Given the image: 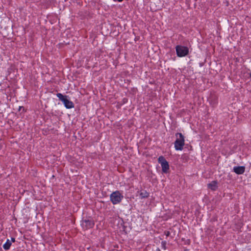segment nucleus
Here are the masks:
<instances>
[{"instance_id":"6e6552de","label":"nucleus","mask_w":251,"mask_h":251,"mask_svg":"<svg viewBox=\"0 0 251 251\" xmlns=\"http://www.w3.org/2000/svg\"><path fill=\"white\" fill-rule=\"evenodd\" d=\"M207 187L212 190H215L217 188V182L216 181H213L211 183L208 184Z\"/></svg>"},{"instance_id":"7ed1b4c3","label":"nucleus","mask_w":251,"mask_h":251,"mask_svg":"<svg viewBox=\"0 0 251 251\" xmlns=\"http://www.w3.org/2000/svg\"><path fill=\"white\" fill-rule=\"evenodd\" d=\"M110 201L113 204H116L121 201L122 199L123 198V196L120 193L119 191H116L115 192H113L110 195Z\"/></svg>"},{"instance_id":"9b49d317","label":"nucleus","mask_w":251,"mask_h":251,"mask_svg":"<svg viewBox=\"0 0 251 251\" xmlns=\"http://www.w3.org/2000/svg\"><path fill=\"white\" fill-rule=\"evenodd\" d=\"M164 234L167 236L168 237L170 235V232L169 231H165L164 232Z\"/></svg>"},{"instance_id":"ddd939ff","label":"nucleus","mask_w":251,"mask_h":251,"mask_svg":"<svg viewBox=\"0 0 251 251\" xmlns=\"http://www.w3.org/2000/svg\"><path fill=\"white\" fill-rule=\"evenodd\" d=\"M155 251H161L159 249H157V250H156Z\"/></svg>"},{"instance_id":"f03ea898","label":"nucleus","mask_w":251,"mask_h":251,"mask_svg":"<svg viewBox=\"0 0 251 251\" xmlns=\"http://www.w3.org/2000/svg\"><path fill=\"white\" fill-rule=\"evenodd\" d=\"M56 96L63 102L66 108L70 109L74 107V103L67 99V96H64L61 93H57Z\"/></svg>"},{"instance_id":"20e7f679","label":"nucleus","mask_w":251,"mask_h":251,"mask_svg":"<svg viewBox=\"0 0 251 251\" xmlns=\"http://www.w3.org/2000/svg\"><path fill=\"white\" fill-rule=\"evenodd\" d=\"M176 54L178 57H183L189 53V49L187 47L177 45L176 47Z\"/></svg>"},{"instance_id":"f257e3e1","label":"nucleus","mask_w":251,"mask_h":251,"mask_svg":"<svg viewBox=\"0 0 251 251\" xmlns=\"http://www.w3.org/2000/svg\"><path fill=\"white\" fill-rule=\"evenodd\" d=\"M177 138L175 142V148L176 150L181 151L184 145V137L182 133H177L176 134Z\"/></svg>"},{"instance_id":"9d476101","label":"nucleus","mask_w":251,"mask_h":251,"mask_svg":"<svg viewBox=\"0 0 251 251\" xmlns=\"http://www.w3.org/2000/svg\"><path fill=\"white\" fill-rule=\"evenodd\" d=\"M141 198H147L149 196V194L146 191L142 192L140 194Z\"/></svg>"},{"instance_id":"423d86ee","label":"nucleus","mask_w":251,"mask_h":251,"mask_svg":"<svg viewBox=\"0 0 251 251\" xmlns=\"http://www.w3.org/2000/svg\"><path fill=\"white\" fill-rule=\"evenodd\" d=\"M158 162L161 164L162 171L164 173H167L169 169V165L165 158L163 156L159 157Z\"/></svg>"},{"instance_id":"39448f33","label":"nucleus","mask_w":251,"mask_h":251,"mask_svg":"<svg viewBox=\"0 0 251 251\" xmlns=\"http://www.w3.org/2000/svg\"><path fill=\"white\" fill-rule=\"evenodd\" d=\"M94 225V221L92 219H84L81 221V226L84 230L93 228Z\"/></svg>"},{"instance_id":"4468645a","label":"nucleus","mask_w":251,"mask_h":251,"mask_svg":"<svg viewBox=\"0 0 251 251\" xmlns=\"http://www.w3.org/2000/svg\"><path fill=\"white\" fill-rule=\"evenodd\" d=\"M250 77L251 78V74H250Z\"/></svg>"},{"instance_id":"1a4fd4ad","label":"nucleus","mask_w":251,"mask_h":251,"mask_svg":"<svg viewBox=\"0 0 251 251\" xmlns=\"http://www.w3.org/2000/svg\"><path fill=\"white\" fill-rule=\"evenodd\" d=\"M11 245V242L9 239H7L5 243L3 245V248L5 250L7 251L10 249Z\"/></svg>"},{"instance_id":"0eeeda50","label":"nucleus","mask_w":251,"mask_h":251,"mask_svg":"<svg viewBox=\"0 0 251 251\" xmlns=\"http://www.w3.org/2000/svg\"><path fill=\"white\" fill-rule=\"evenodd\" d=\"M233 172L236 174H243L245 171V167L244 166H235L233 169Z\"/></svg>"},{"instance_id":"2eb2a0df","label":"nucleus","mask_w":251,"mask_h":251,"mask_svg":"<svg viewBox=\"0 0 251 251\" xmlns=\"http://www.w3.org/2000/svg\"><path fill=\"white\" fill-rule=\"evenodd\" d=\"M65 1H67L68 0H64Z\"/></svg>"},{"instance_id":"f8f14e48","label":"nucleus","mask_w":251,"mask_h":251,"mask_svg":"<svg viewBox=\"0 0 251 251\" xmlns=\"http://www.w3.org/2000/svg\"><path fill=\"white\" fill-rule=\"evenodd\" d=\"M11 242H15V238H14V237H12L11 238V241H10Z\"/></svg>"}]
</instances>
